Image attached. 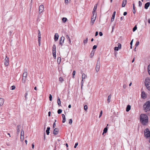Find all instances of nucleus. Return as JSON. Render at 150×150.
I'll list each match as a JSON object with an SVG mask.
<instances>
[{"mask_svg":"<svg viewBox=\"0 0 150 150\" xmlns=\"http://www.w3.org/2000/svg\"><path fill=\"white\" fill-rule=\"evenodd\" d=\"M140 121L144 125H145L148 122L147 116L144 114H142L140 116Z\"/></svg>","mask_w":150,"mask_h":150,"instance_id":"nucleus-1","label":"nucleus"},{"mask_svg":"<svg viewBox=\"0 0 150 150\" xmlns=\"http://www.w3.org/2000/svg\"><path fill=\"white\" fill-rule=\"evenodd\" d=\"M144 108L146 112L150 110V101L146 102L144 104Z\"/></svg>","mask_w":150,"mask_h":150,"instance_id":"nucleus-2","label":"nucleus"},{"mask_svg":"<svg viewBox=\"0 0 150 150\" xmlns=\"http://www.w3.org/2000/svg\"><path fill=\"white\" fill-rule=\"evenodd\" d=\"M145 84L146 88L150 90V79L149 78H146L145 80Z\"/></svg>","mask_w":150,"mask_h":150,"instance_id":"nucleus-3","label":"nucleus"},{"mask_svg":"<svg viewBox=\"0 0 150 150\" xmlns=\"http://www.w3.org/2000/svg\"><path fill=\"white\" fill-rule=\"evenodd\" d=\"M28 76V73L27 70L25 71L23 74L22 82L25 83L26 81V79Z\"/></svg>","mask_w":150,"mask_h":150,"instance_id":"nucleus-4","label":"nucleus"},{"mask_svg":"<svg viewBox=\"0 0 150 150\" xmlns=\"http://www.w3.org/2000/svg\"><path fill=\"white\" fill-rule=\"evenodd\" d=\"M144 135L146 137H150V131L148 129H146L144 131Z\"/></svg>","mask_w":150,"mask_h":150,"instance_id":"nucleus-5","label":"nucleus"},{"mask_svg":"<svg viewBox=\"0 0 150 150\" xmlns=\"http://www.w3.org/2000/svg\"><path fill=\"white\" fill-rule=\"evenodd\" d=\"M93 15L91 17V24L92 25L94 23L95 21L96 20V14L94 13H93Z\"/></svg>","mask_w":150,"mask_h":150,"instance_id":"nucleus-6","label":"nucleus"},{"mask_svg":"<svg viewBox=\"0 0 150 150\" xmlns=\"http://www.w3.org/2000/svg\"><path fill=\"white\" fill-rule=\"evenodd\" d=\"M56 46L54 44L52 46V54L53 57L54 58H56Z\"/></svg>","mask_w":150,"mask_h":150,"instance_id":"nucleus-7","label":"nucleus"},{"mask_svg":"<svg viewBox=\"0 0 150 150\" xmlns=\"http://www.w3.org/2000/svg\"><path fill=\"white\" fill-rule=\"evenodd\" d=\"M100 62L98 60L97 62L96 67V72H98L100 68Z\"/></svg>","mask_w":150,"mask_h":150,"instance_id":"nucleus-8","label":"nucleus"},{"mask_svg":"<svg viewBox=\"0 0 150 150\" xmlns=\"http://www.w3.org/2000/svg\"><path fill=\"white\" fill-rule=\"evenodd\" d=\"M87 77L86 75L84 73H83L82 75V80L81 81V86L82 88L83 85V79H85Z\"/></svg>","mask_w":150,"mask_h":150,"instance_id":"nucleus-9","label":"nucleus"},{"mask_svg":"<svg viewBox=\"0 0 150 150\" xmlns=\"http://www.w3.org/2000/svg\"><path fill=\"white\" fill-rule=\"evenodd\" d=\"M44 9V7L43 5H41L40 6L39 8V13L40 14L42 13Z\"/></svg>","mask_w":150,"mask_h":150,"instance_id":"nucleus-10","label":"nucleus"},{"mask_svg":"<svg viewBox=\"0 0 150 150\" xmlns=\"http://www.w3.org/2000/svg\"><path fill=\"white\" fill-rule=\"evenodd\" d=\"M4 65L7 66L8 65V58L6 57V58L4 59Z\"/></svg>","mask_w":150,"mask_h":150,"instance_id":"nucleus-11","label":"nucleus"},{"mask_svg":"<svg viewBox=\"0 0 150 150\" xmlns=\"http://www.w3.org/2000/svg\"><path fill=\"white\" fill-rule=\"evenodd\" d=\"M21 128V125H18L17 126L16 129H17V134H19L20 132V129Z\"/></svg>","mask_w":150,"mask_h":150,"instance_id":"nucleus-12","label":"nucleus"},{"mask_svg":"<svg viewBox=\"0 0 150 150\" xmlns=\"http://www.w3.org/2000/svg\"><path fill=\"white\" fill-rule=\"evenodd\" d=\"M116 11H115L113 14H112V18H111V22H113L114 20V18H115V14H116Z\"/></svg>","mask_w":150,"mask_h":150,"instance_id":"nucleus-13","label":"nucleus"},{"mask_svg":"<svg viewBox=\"0 0 150 150\" xmlns=\"http://www.w3.org/2000/svg\"><path fill=\"white\" fill-rule=\"evenodd\" d=\"M4 102V99L2 98H0V106H2Z\"/></svg>","mask_w":150,"mask_h":150,"instance_id":"nucleus-14","label":"nucleus"},{"mask_svg":"<svg viewBox=\"0 0 150 150\" xmlns=\"http://www.w3.org/2000/svg\"><path fill=\"white\" fill-rule=\"evenodd\" d=\"M97 4H96L95 5L94 7L93 8V10L92 11V13H95L96 14V11L97 9Z\"/></svg>","mask_w":150,"mask_h":150,"instance_id":"nucleus-15","label":"nucleus"},{"mask_svg":"<svg viewBox=\"0 0 150 150\" xmlns=\"http://www.w3.org/2000/svg\"><path fill=\"white\" fill-rule=\"evenodd\" d=\"M59 132V129L58 128H55L53 131V134L56 135L58 133V132Z\"/></svg>","mask_w":150,"mask_h":150,"instance_id":"nucleus-16","label":"nucleus"},{"mask_svg":"<svg viewBox=\"0 0 150 150\" xmlns=\"http://www.w3.org/2000/svg\"><path fill=\"white\" fill-rule=\"evenodd\" d=\"M150 3L149 2H147L145 4L144 8L146 9H148V7L150 5Z\"/></svg>","mask_w":150,"mask_h":150,"instance_id":"nucleus-17","label":"nucleus"},{"mask_svg":"<svg viewBox=\"0 0 150 150\" xmlns=\"http://www.w3.org/2000/svg\"><path fill=\"white\" fill-rule=\"evenodd\" d=\"M126 0H123L122 3V7H124L126 4Z\"/></svg>","mask_w":150,"mask_h":150,"instance_id":"nucleus-18","label":"nucleus"},{"mask_svg":"<svg viewBox=\"0 0 150 150\" xmlns=\"http://www.w3.org/2000/svg\"><path fill=\"white\" fill-rule=\"evenodd\" d=\"M131 109V106L129 105H128L126 108V111L127 112H128Z\"/></svg>","mask_w":150,"mask_h":150,"instance_id":"nucleus-19","label":"nucleus"},{"mask_svg":"<svg viewBox=\"0 0 150 150\" xmlns=\"http://www.w3.org/2000/svg\"><path fill=\"white\" fill-rule=\"evenodd\" d=\"M64 38H60V42L59 44L61 45H62V43L64 42Z\"/></svg>","mask_w":150,"mask_h":150,"instance_id":"nucleus-20","label":"nucleus"},{"mask_svg":"<svg viewBox=\"0 0 150 150\" xmlns=\"http://www.w3.org/2000/svg\"><path fill=\"white\" fill-rule=\"evenodd\" d=\"M50 127H47V129L46 130V132L47 135H49L50 133Z\"/></svg>","mask_w":150,"mask_h":150,"instance_id":"nucleus-21","label":"nucleus"},{"mask_svg":"<svg viewBox=\"0 0 150 150\" xmlns=\"http://www.w3.org/2000/svg\"><path fill=\"white\" fill-rule=\"evenodd\" d=\"M108 130V128L107 127H106L103 130V132L102 134L103 135L104 133H106L107 132Z\"/></svg>","mask_w":150,"mask_h":150,"instance_id":"nucleus-22","label":"nucleus"},{"mask_svg":"<svg viewBox=\"0 0 150 150\" xmlns=\"http://www.w3.org/2000/svg\"><path fill=\"white\" fill-rule=\"evenodd\" d=\"M146 96V94L144 91H142V98H144Z\"/></svg>","mask_w":150,"mask_h":150,"instance_id":"nucleus-23","label":"nucleus"},{"mask_svg":"<svg viewBox=\"0 0 150 150\" xmlns=\"http://www.w3.org/2000/svg\"><path fill=\"white\" fill-rule=\"evenodd\" d=\"M133 12L134 14L135 13V5L134 4H133Z\"/></svg>","mask_w":150,"mask_h":150,"instance_id":"nucleus-24","label":"nucleus"},{"mask_svg":"<svg viewBox=\"0 0 150 150\" xmlns=\"http://www.w3.org/2000/svg\"><path fill=\"white\" fill-rule=\"evenodd\" d=\"M57 103L58 105L59 106L61 105V101L60 98L59 97L57 99Z\"/></svg>","mask_w":150,"mask_h":150,"instance_id":"nucleus-25","label":"nucleus"},{"mask_svg":"<svg viewBox=\"0 0 150 150\" xmlns=\"http://www.w3.org/2000/svg\"><path fill=\"white\" fill-rule=\"evenodd\" d=\"M94 54V52L93 51H92L90 55L91 58H92Z\"/></svg>","mask_w":150,"mask_h":150,"instance_id":"nucleus-26","label":"nucleus"},{"mask_svg":"<svg viewBox=\"0 0 150 150\" xmlns=\"http://www.w3.org/2000/svg\"><path fill=\"white\" fill-rule=\"evenodd\" d=\"M61 60V58L60 57H58L57 58V62L58 64H59L60 63V61Z\"/></svg>","mask_w":150,"mask_h":150,"instance_id":"nucleus-27","label":"nucleus"},{"mask_svg":"<svg viewBox=\"0 0 150 150\" xmlns=\"http://www.w3.org/2000/svg\"><path fill=\"white\" fill-rule=\"evenodd\" d=\"M67 19L66 18H63L62 19V21L64 22L65 23L67 21Z\"/></svg>","mask_w":150,"mask_h":150,"instance_id":"nucleus-28","label":"nucleus"},{"mask_svg":"<svg viewBox=\"0 0 150 150\" xmlns=\"http://www.w3.org/2000/svg\"><path fill=\"white\" fill-rule=\"evenodd\" d=\"M111 98L110 95H109L108 97L107 100L108 103H109L110 101V100Z\"/></svg>","mask_w":150,"mask_h":150,"instance_id":"nucleus-29","label":"nucleus"},{"mask_svg":"<svg viewBox=\"0 0 150 150\" xmlns=\"http://www.w3.org/2000/svg\"><path fill=\"white\" fill-rule=\"evenodd\" d=\"M21 136H24V132L23 129H22L21 130Z\"/></svg>","mask_w":150,"mask_h":150,"instance_id":"nucleus-30","label":"nucleus"},{"mask_svg":"<svg viewBox=\"0 0 150 150\" xmlns=\"http://www.w3.org/2000/svg\"><path fill=\"white\" fill-rule=\"evenodd\" d=\"M148 70L149 74L150 75V64L148 66Z\"/></svg>","mask_w":150,"mask_h":150,"instance_id":"nucleus-31","label":"nucleus"},{"mask_svg":"<svg viewBox=\"0 0 150 150\" xmlns=\"http://www.w3.org/2000/svg\"><path fill=\"white\" fill-rule=\"evenodd\" d=\"M59 81L62 83L64 81V79L62 77H60L59 78Z\"/></svg>","mask_w":150,"mask_h":150,"instance_id":"nucleus-32","label":"nucleus"},{"mask_svg":"<svg viewBox=\"0 0 150 150\" xmlns=\"http://www.w3.org/2000/svg\"><path fill=\"white\" fill-rule=\"evenodd\" d=\"M137 28L136 25H135V26L133 28V32L135 31L137 29Z\"/></svg>","mask_w":150,"mask_h":150,"instance_id":"nucleus-33","label":"nucleus"},{"mask_svg":"<svg viewBox=\"0 0 150 150\" xmlns=\"http://www.w3.org/2000/svg\"><path fill=\"white\" fill-rule=\"evenodd\" d=\"M24 136H21L20 140L22 142L24 140Z\"/></svg>","mask_w":150,"mask_h":150,"instance_id":"nucleus-34","label":"nucleus"},{"mask_svg":"<svg viewBox=\"0 0 150 150\" xmlns=\"http://www.w3.org/2000/svg\"><path fill=\"white\" fill-rule=\"evenodd\" d=\"M62 111V110L61 109H59L57 111L58 113L59 114H60Z\"/></svg>","mask_w":150,"mask_h":150,"instance_id":"nucleus-35","label":"nucleus"},{"mask_svg":"<svg viewBox=\"0 0 150 150\" xmlns=\"http://www.w3.org/2000/svg\"><path fill=\"white\" fill-rule=\"evenodd\" d=\"M40 38H38V42L39 46H40Z\"/></svg>","mask_w":150,"mask_h":150,"instance_id":"nucleus-36","label":"nucleus"},{"mask_svg":"<svg viewBox=\"0 0 150 150\" xmlns=\"http://www.w3.org/2000/svg\"><path fill=\"white\" fill-rule=\"evenodd\" d=\"M84 109L86 111L88 109V107L86 105H85L84 106Z\"/></svg>","mask_w":150,"mask_h":150,"instance_id":"nucleus-37","label":"nucleus"},{"mask_svg":"<svg viewBox=\"0 0 150 150\" xmlns=\"http://www.w3.org/2000/svg\"><path fill=\"white\" fill-rule=\"evenodd\" d=\"M120 48L118 47H116L114 48V50L116 51H118Z\"/></svg>","mask_w":150,"mask_h":150,"instance_id":"nucleus-38","label":"nucleus"},{"mask_svg":"<svg viewBox=\"0 0 150 150\" xmlns=\"http://www.w3.org/2000/svg\"><path fill=\"white\" fill-rule=\"evenodd\" d=\"M118 47L120 48V49H121V45L120 43H118Z\"/></svg>","mask_w":150,"mask_h":150,"instance_id":"nucleus-39","label":"nucleus"},{"mask_svg":"<svg viewBox=\"0 0 150 150\" xmlns=\"http://www.w3.org/2000/svg\"><path fill=\"white\" fill-rule=\"evenodd\" d=\"M142 4L141 1H139V7H141L142 6Z\"/></svg>","mask_w":150,"mask_h":150,"instance_id":"nucleus-40","label":"nucleus"},{"mask_svg":"<svg viewBox=\"0 0 150 150\" xmlns=\"http://www.w3.org/2000/svg\"><path fill=\"white\" fill-rule=\"evenodd\" d=\"M72 122V120L71 119H70L69 120V124L71 125Z\"/></svg>","mask_w":150,"mask_h":150,"instance_id":"nucleus-41","label":"nucleus"},{"mask_svg":"<svg viewBox=\"0 0 150 150\" xmlns=\"http://www.w3.org/2000/svg\"><path fill=\"white\" fill-rule=\"evenodd\" d=\"M88 41V39L87 38L85 40H84L83 41V43L84 44H85Z\"/></svg>","mask_w":150,"mask_h":150,"instance_id":"nucleus-42","label":"nucleus"},{"mask_svg":"<svg viewBox=\"0 0 150 150\" xmlns=\"http://www.w3.org/2000/svg\"><path fill=\"white\" fill-rule=\"evenodd\" d=\"M59 35L57 33H56L55 34L54 38H58Z\"/></svg>","mask_w":150,"mask_h":150,"instance_id":"nucleus-43","label":"nucleus"},{"mask_svg":"<svg viewBox=\"0 0 150 150\" xmlns=\"http://www.w3.org/2000/svg\"><path fill=\"white\" fill-rule=\"evenodd\" d=\"M75 71H73V78H74V76L75 75Z\"/></svg>","mask_w":150,"mask_h":150,"instance_id":"nucleus-44","label":"nucleus"},{"mask_svg":"<svg viewBox=\"0 0 150 150\" xmlns=\"http://www.w3.org/2000/svg\"><path fill=\"white\" fill-rule=\"evenodd\" d=\"M49 99H50V101H52V96L51 95V94H50L49 95Z\"/></svg>","mask_w":150,"mask_h":150,"instance_id":"nucleus-45","label":"nucleus"},{"mask_svg":"<svg viewBox=\"0 0 150 150\" xmlns=\"http://www.w3.org/2000/svg\"><path fill=\"white\" fill-rule=\"evenodd\" d=\"M102 113H103L102 111L101 110L100 112V115H99V118H100L101 116H102Z\"/></svg>","mask_w":150,"mask_h":150,"instance_id":"nucleus-46","label":"nucleus"},{"mask_svg":"<svg viewBox=\"0 0 150 150\" xmlns=\"http://www.w3.org/2000/svg\"><path fill=\"white\" fill-rule=\"evenodd\" d=\"M11 88H12L11 90H13L15 89L16 87L14 86H11Z\"/></svg>","mask_w":150,"mask_h":150,"instance_id":"nucleus-47","label":"nucleus"},{"mask_svg":"<svg viewBox=\"0 0 150 150\" xmlns=\"http://www.w3.org/2000/svg\"><path fill=\"white\" fill-rule=\"evenodd\" d=\"M139 41L137 42L135 44V46H136V47H137L139 45Z\"/></svg>","mask_w":150,"mask_h":150,"instance_id":"nucleus-48","label":"nucleus"},{"mask_svg":"<svg viewBox=\"0 0 150 150\" xmlns=\"http://www.w3.org/2000/svg\"><path fill=\"white\" fill-rule=\"evenodd\" d=\"M62 122L63 123H64L66 121V118H62Z\"/></svg>","mask_w":150,"mask_h":150,"instance_id":"nucleus-49","label":"nucleus"},{"mask_svg":"<svg viewBox=\"0 0 150 150\" xmlns=\"http://www.w3.org/2000/svg\"><path fill=\"white\" fill-rule=\"evenodd\" d=\"M97 47V46L96 45H94L93 47V49L94 50V49H96Z\"/></svg>","mask_w":150,"mask_h":150,"instance_id":"nucleus-50","label":"nucleus"},{"mask_svg":"<svg viewBox=\"0 0 150 150\" xmlns=\"http://www.w3.org/2000/svg\"><path fill=\"white\" fill-rule=\"evenodd\" d=\"M39 32L38 33V38H41L40 32L39 31H38Z\"/></svg>","mask_w":150,"mask_h":150,"instance_id":"nucleus-51","label":"nucleus"},{"mask_svg":"<svg viewBox=\"0 0 150 150\" xmlns=\"http://www.w3.org/2000/svg\"><path fill=\"white\" fill-rule=\"evenodd\" d=\"M64 2L66 4H67L68 3V0H64Z\"/></svg>","mask_w":150,"mask_h":150,"instance_id":"nucleus-52","label":"nucleus"},{"mask_svg":"<svg viewBox=\"0 0 150 150\" xmlns=\"http://www.w3.org/2000/svg\"><path fill=\"white\" fill-rule=\"evenodd\" d=\"M78 145V143H76L75 144V145H74V148H76Z\"/></svg>","mask_w":150,"mask_h":150,"instance_id":"nucleus-53","label":"nucleus"},{"mask_svg":"<svg viewBox=\"0 0 150 150\" xmlns=\"http://www.w3.org/2000/svg\"><path fill=\"white\" fill-rule=\"evenodd\" d=\"M28 95V93H25V99H27V96Z\"/></svg>","mask_w":150,"mask_h":150,"instance_id":"nucleus-54","label":"nucleus"},{"mask_svg":"<svg viewBox=\"0 0 150 150\" xmlns=\"http://www.w3.org/2000/svg\"><path fill=\"white\" fill-rule=\"evenodd\" d=\"M99 35L101 36L103 35V33L102 32H100L99 33Z\"/></svg>","mask_w":150,"mask_h":150,"instance_id":"nucleus-55","label":"nucleus"},{"mask_svg":"<svg viewBox=\"0 0 150 150\" xmlns=\"http://www.w3.org/2000/svg\"><path fill=\"white\" fill-rule=\"evenodd\" d=\"M55 126H56L55 123L54 122V123L53 124V128H54L55 127Z\"/></svg>","mask_w":150,"mask_h":150,"instance_id":"nucleus-56","label":"nucleus"},{"mask_svg":"<svg viewBox=\"0 0 150 150\" xmlns=\"http://www.w3.org/2000/svg\"><path fill=\"white\" fill-rule=\"evenodd\" d=\"M127 14V12H125L123 13V15L124 16H126Z\"/></svg>","mask_w":150,"mask_h":150,"instance_id":"nucleus-57","label":"nucleus"},{"mask_svg":"<svg viewBox=\"0 0 150 150\" xmlns=\"http://www.w3.org/2000/svg\"><path fill=\"white\" fill-rule=\"evenodd\" d=\"M62 118H65V116L64 114H62Z\"/></svg>","mask_w":150,"mask_h":150,"instance_id":"nucleus-58","label":"nucleus"},{"mask_svg":"<svg viewBox=\"0 0 150 150\" xmlns=\"http://www.w3.org/2000/svg\"><path fill=\"white\" fill-rule=\"evenodd\" d=\"M98 33L97 31L96 32V33H95V36H97L98 35Z\"/></svg>","mask_w":150,"mask_h":150,"instance_id":"nucleus-59","label":"nucleus"},{"mask_svg":"<svg viewBox=\"0 0 150 150\" xmlns=\"http://www.w3.org/2000/svg\"><path fill=\"white\" fill-rule=\"evenodd\" d=\"M133 40H132V41H131L130 43V44L131 45H132V42H133Z\"/></svg>","mask_w":150,"mask_h":150,"instance_id":"nucleus-60","label":"nucleus"},{"mask_svg":"<svg viewBox=\"0 0 150 150\" xmlns=\"http://www.w3.org/2000/svg\"><path fill=\"white\" fill-rule=\"evenodd\" d=\"M51 112L49 111L48 112V116H50Z\"/></svg>","mask_w":150,"mask_h":150,"instance_id":"nucleus-61","label":"nucleus"},{"mask_svg":"<svg viewBox=\"0 0 150 150\" xmlns=\"http://www.w3.org/2000/svg\"><path fill=\"white\" fill-rule=\"evenodd\" d=\"M34 144H32V148L33 149H34Z\"/></svg>","mask_w":150,"mask_h":150,"instance_id":"nucleus-62","label":"nucleus"},{"mask_svg":"<svg viewBox=\"0 0 150 150\" xmlns=\"http://www.w3.org/2000/svg\"><path fill=\"white\" fill-rule=\"evenodd\" d=\"M148 23L149 24H150V18H149L148 20Z\"/></svg>","mask_w":150,"mask_h":150,"instance_id":"nucleus-63","label":"nucleus"},{"mask_svg":"<svg viewBox=\"0 0 150 150\" xmlns=\"http://www.w3.org/2000/svg\"><path fill=\"white\" fill-rule=\"evenodd\" d=\"M126 87V85L125 84H124L123 85V87L124 88H125Z\"/></svg>","mask_w":150,"mask_h":150,"instance_id":"nucleus-64","label":"nucleus"}]
</instances>
